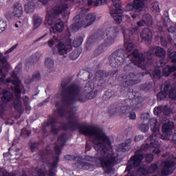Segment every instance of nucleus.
I'll list each match as a JSON object with an SVG mask.
<instances>
[{
    "mask_svg": "<svg viewBox=\"0 0 176 176\" xmlns=\"http://www.w3.org/2000/svg\"><path fill=\"white\" fill-rule=\"evenodd\" d=\"M61 129L63 131L78 130L84 135L94 137L95 140L98 142L94 144V148L98 153H100L101 157L86 155L85 160L96 163L97 167L105 168L106 174L112 173V168L115 166V163H116V157L113 154H108V152L112 149L111 139L107 136L104 131L96 126L82 125L78 120L71 118V117L67 118V124L61 125Z\"/></svg>",
    "mask_w": 176,
    "mask_h": 176,
    "instance_id": "nucleus-1",
    "label": "nucleus"
},
{
    "mask_svg": "<svg viewBox=\"0 0 176 176\" xmlns=\"http://www.w3.org/2000/svg\"><path fill=\"white\" fill-rule=\"evenodd\" d=\"M44 6L47 9L45 25L52 27L56 21V19H58L60 16L67 17L69 14V6L62 1H29L27 4H25L24 10L26 13H34L35 8L41 9Z\"/></svg>",
    "mask_w": 176,
    "mask_h": 176,
    "instance_id": "nucleus-2",
    "label": "nucleus"
},
{
    "mask_svg": "<svg viewBox=\"0 0 176 176\" xmlns=\"http://www.w3.org/2000/svg\"><path fill=\"white\" fill-rule=\"evenodd\" d=\"M128 99L122 101L121 103H116L110 106V109L108 110V113L111 116L117 115H127L129 113V119L135 120L137 119V114H135V109L140 108V104L144 101L140 93L131 91L127 92Z\"/></svg>",
    "mask_w": 176,
    "mask_h": 176,
    "instance_id": "nucleus-3",
    "label": "nucleus"
},
{
    "mask_svg": "<svg viewBox=\"0 0 176 176\" xmlns=\"http://www.w3.org/2000/svg\"><path fill=\"white\" fill-rule=\"evenodd\" d=\"M62 104L60 106L59 102L55 104V107L58 111V115L60 118L65 116V107H68L69 104H75V102H85V99L80 96L82 92V87L76 83H72L68 85V82L62 80L60 82Z\"/></svg>",
    "mask_w": 176,
    "mask_h": 176,
    "instance_id": "nucleus-4",
    "label": "nucleus"
},
{
    "mask_svg": "<svg viewBox=\"0 0 176 176\" xmlns=\"http://www.w3.org/2000/svg\"><path fill=\"white\" fill-rule=\"evenodd\" d=\"M118 35L119 28L116 26L110 27L106 29L105 32H103L101 29H98L89 37L85 47L87 50H90V49H91V46H93L94 43L98 42V41H101L102 39H105L106 36L107 38L105 40V43L99 45L94 52V56L98 57V56L102 54V53L105 52V47H107V46L112 45V43L115 42V38Z\"/></svg>",
    "mask_w": 176,
    "mask_h": 176,
    "instance_id": "nucleus-5",
    "label": "nucleus"
},
{
    "mask_svg": "<svg viewBox=\"0 0 176 176\" xmlns=\"http://www.w3.org/2000/svg\"><path fill=\"white\" fill-rule=\"evenodd\" d=\"M148 124L153 134L147 138V141H151L150 144H147L148 146H158L160 137L162 140H170V137L173 134V129H174V122L168 120L162 125V135H160V129L157 126V118H151Z\"/></svg>",
    "mask_w": 176,
    "mask_h": 176,
    "instance_id": "nucleus-6",
    "label": "nucleus"
},
{
    "mask_svg": "<svg viewBox=\"0 0 176 176\" xmlns=\"http://www.w3.org/2000/svg\"><path fill=\"white\" fill-rule=\"evenodd\" d=\"M118 69L109 71L108 73L105 72L104 70H98L96 72L95 77L93 80H90V79L93 78V74L89 73L88 76L89 80L85 86V89H88L89 92L86 95L85 98L80 95V97L85 100L84 102H86V100H93V98H95V97L97 96V94H98V91L96 90L93 91V90H94V87H96V83H98V86L99 87H102V85H104L105 83V78L116 75Z\"/></svg>",
    "mask_w": 176,
    "mask_h": 176,
    "instance_id": "nucleus-7",
    "label": "nucleus"
},
{
    "mask_svg": "<svg viewBox=\"0 0 176 176\" xmlns=\"http://www.w3.org/2000/svg\"><path fill=\"white\" fill-rule=\"evenodd\" d=\"M88 6H94L96 8L98 6H103V5H111L109 6L110 9L109 13L113 17L116 24H120L122 23V13H123V10H122V5L119 1L116 2L115 1H88Z\"/></svg>",
    "mask_w": 176,
    "mask_h": 176,
    "instance_id": "nucleus-8",
    "label": "nucleus"
},
{
    "mask_svg": "<svg viewBox=\"0 0 176 176\" xmlns=\"http://www.w3.org/2000/svg\"><path fill=\"white\" fill-rule=\"evenodd\" d=\"M89 9L81 8V13L74 18V21L76 22L70 26L72 31L76 32V31H78L79 28H82L84 25L85 28L86 27H90V25L96 21V14L89 13L86 16L85 12L87 13Z\"/></svg>",
    "mask_w": 176,
    "mask_h": 176,
    "instance_id": "nucleus-9",
    "label": "nucleus"
},
{
    "mask_svg": "<svg viewBox=\"0 0 176 176\" xmlns=\"http://www.w3.org/2000/svg\"><path fill=\"white\" fill-rule=\"evenodd\" d=\"M145 75H146V73L142 72L137 74L133 72L129 73V75L126 74H122L120 76H118L117 78V80H118V82H121L120 83V87H122L120 91L121 94H124V93L127 91V88L129 87L141 82L140 78L135 79L137 76H145Z\"/></svg>",
    "mask_w": 176,
    "mask_h": 176,
    "instance_id": "nucleus-10",
    "label": "nucleus"
},
{
    "mask_svg": "<svg viewBox=\"0 0 176 176\" xmlns=\"http://www.w3.org/2000/svg\"><path fill=\"white\" fill-rule=\"evenodd\" d=\"M63 38L65 43L60 41L56 46L60 56H64L72 50V39H71L69 28H67V30L64 32Z\"/></svg>",
    "mask_w": 176,
    "mask_h": 176,
    "instance_id": "nucleus-11",
    "label": "nucleus"
},
{
    "mask_svg": "<svg viewBox=\"0 0 176 176\" xmlns=\"http://www.w3.org/2000/svg\"><path fill=\"white\" fill-rule=\"evenodd\" d=\"M132 56L133 57L131 60L132 63L126 65L124 67V71H133V64L142 69H145V68H146V65H145V56H144V54L140 53V51L135 49L132 52Z\"/></svg>",
    "mask_w": 176,
    "mask_h": 176,
    "instance_id": "nucleus-12",
    "label": "nucleus"
},
{
    "mask_svg": "<svg viewBox=\"0 0 176 176\" xmlns=\"http://www.w3.org/2000/svg\"><path fill=\"white\" fill-rule=\"evenodd\" d=\"M109 65L113 68H119L120 65H123L126 61V55H124V50L120 49L113 52L109 57Z\"/></svg>",
    "mask_w": 176,
    "mask_h": 176,
    "instance_id": "nucleus-13",
    "label": "nucleus"
},
{
    "mask_svg": "<svg viewBox=\"0 0 176 176\" xmlns=\"http://www.w3.org/2000/svg\"><path fill=\"white\" fill-rule=\"evenodd\" d=\"M169 95V98L171 100H176V92L175 89L173 87L170 82L165 83L164 87V91H161L157 94V100L162 101L164 98H167V95Z\"/></svg>",
    "mask_w": 176,
    "mask_h": 176,
    "instance_id": "nucleus-14",
    "label": "nucleus"
},
{
    "mask_svg": "<svg viewBox=\"0 0 176 176\" xmlns=\"http://www.w3.org/2000/svg\"><path fill=\"white\" fill-rule=\"evenodd\" d=\"M176 166V162L174 160H166L164 162V167L161 170L162 175H170L174 173V168Z\"/></svg>",
    "mask_w": 176,
    "mask_h": 176,
    "instance_id": "nucleus-15",
    "label": "nucleus"
},
{
    "mask_svg": "<svg viewBox=\"0 0 176 176\" xmlns=\"http://www.w3.org/2000/svg\"><path fill=\"white\" fill-rule=\"evenodd\" d=\"M56 123H57V119L54 117H50L47 122L43 123L45 127H49V126H50L51 133L54 134V135H57L58 131H60V129L56 126Z\"/></svg>",
    "mask_w": 176,
    "mask_h": 176,
    "instance_id": "nucleus-16",
    "label": "nucleus"
},
{
    "mask_svg": "<svg viewBox=\"0 0 176 176\" xmlns=\"http://www.w3.org/2000/svg\"><path fill=\"white\" fill-rule=\"evenodd\" d=\"M60 162V157L58 156H52V162L50 164V166L47 164V166L50 167L48 170V176H56L54 170L58 167V163Z\"/></svg>",
    "mask_w": 176,
    "mask_h": 176,
    "instance_id": "nucleus-17",
    "label": "nucleus"
},
{
    "mask_svg": "<svg viewBox=\"0 0 176 176\" xmlns=\"http://www.w3.org/2000/svg\"><path fill=\"white\" fill-rule=\"evenodd\" d=\"M142 42L146 45H151L152 42V32L148 28H144L141 32Z\"/></svg>",
    "mask_w": 176,
    "mask_h": 176,
    "instance_id": "nucleus-18",
    "label": "nucleus"
},
{
    "mask_svg": "<svg viewBox=\"0 0 176 176\" xmlns=\"http://www.w3.org/2000/svg\"><path fill=\"white\" fill-rule=\"evenodd\" d=\"M12 16L20 19L23 16L24 11L23 10V6L20 2H16L13 5Z\"/></svg>",
    "mask_w": 176,
    "mask_h": 176,
    "instance_id": "nucleus-19",
    "label": "nucleus"
},
{
    "mask_svg": "<svg viewBox=\"0 0 176 176\" xmlns=\"http://www.w3.org/2000/svg\"><path fill=\"white\" fill-rule=\"evenodd\" d=\"M124 47L127 52H132L134 49V44L131 42V38L126 34V32H123Z\"/></svg>",
    "mask_w": 176,
    "mask_h": 176,
    "instance_id": "nucleus-20",
    "label": "nucleus"
},
{
    "mask_svg": "<svg viewBox=\"0 0 176 176\" xmlns=\"http://www.w3.org/2000/svg\"><path fill=\"white\" fill-rule=\"evenodd\" d=\"M64 31V22L60 21L56 23L50 30V34H56V32H63Z\"/></svg>",
    "mask_w": 176,
    "mask_h": 176,
    "instance_id": "nucleus-21",
    "label": "nucleus"
},
{
    "mask_svg": "<svg viewBox=\"0 0 176 176\" xmlns=\"http://www.w3.org/2000/svg\"><path fill=\"white\" fill-rule=\"evenodd\" d=\"M13 100V94L8 91H4L3 92V96L1 98V102L3 104H8V102H10Z\"/></svg>",
    "mask_w": 176,
    "mask_h": 176,
    "instance_id": "nucleus-22",
    "label": "nucleus"
},
{
    "mask_svg": "<svg viewBox=\"0 0 176 176\" xmlns=\"http://www.w3.org/2000/svg\"><path fill=\"white\" fill-rule=\"evenodd\" d=\"M176 72V65H173L171 67L167 65L166 66H165V67L162 70L163 75L166 78H168V76H170V75H171L173 72Z\"/></svg>",
    "mask_w": 176,
    "mask_h": 176,
    "instance_id": "nucleus-23",
    "label": "nucleus"
},
{
    "mask_svg": "<svg viewBox=\"0 0 176 176\" xmlns=\"http://www.w3.org/2000/svg\"><path fill=\"white\" fill-rule=\"evenodd\" d=\"M131 139L126 140L124 143L120 144L119 148L122 152H127L131 149Z\"/></svg>",
    "mask_w": 176,
    "mask_h": 176,
    "instance_id": "nucleus-24",
    "label": "nucleus"
},
{
    "mask_svg": "<svg viewBox=\"0 0 176 176\" xmlns=\"http://www.w3.org/2000/svg\"><path fill=\"white\" fill-rule=\"evenodd\" d=\"M145 7V1H133V8L136 12H142Z\"/></svg>",
    "mask_w": 176,
    "mask_h": 176,
    "instance_id": "nucleus-25",
    "label": "nucleus"
},
{
    "mask_svg": "<svg viewBox=\"0 0 176 176\" xmlns=\"http://www.w3.org/2000/svg\"><path fill=\"white\" fill-rule=\"evenodd\" d=\"M160 42H161V45L162 46H163V47H167V46H168V45H171V43H173V37H171V35H168L167 38H166V37L162 36L160 37Z\"/></svg>",
    "mask_w": 176,
    "mask_h": 176,
    "instance_id": "nucleus-26",
    "label": "nucleus"
},
{
    "mask_svg": "<svg viewBox=\"0 0 176 176\" xmlns=\"http://www.w3.org/2000/svg\"><path fill=\"white\" fill-rule=\"evenodd\" d=\"M42 21H43V18L39 16L38 14L33 15V24L34 30H36V28H39V27H41Z\"/></svg>",
    "mask_w": 176,
    "mask_h": 176,
    "instance_id": "nucleus-27",
    "label": "nucleus"
},
{
    "mask_svg": "<svg viewBox=\"0 0 176 176\" xmlns=\"http://www.w3.org/2000/svg\"><path fill=\"white\" fill-rule=\"evenodd\" d=\"M152 89H153V82L151 81H147L140 86V90L146 93H149Z\"/></svg>",
    "mask_w": 176,
    "mask_h": 176,
    "instance_id": "nucleus-28",
    "label": "nucleus"
},
{
    "mask_svg": "<svg viewBox=\"0 0 176 176\" xmlns=\"http://www.w3.org/2000/svg\"><path fill=\"white\" fill-rule=\"evenodd\" d=\"M123 32H125L126 35H127L128 38L131 39V37L134 36V35H137L138 34V27L131 28L129 29V30H123Z\"/></svg>",
    "mask_w": 176,
    "mask_h": 176,
    "instance_id": "nucleus-29",
    "label": "nucleus"
},
{
    "mask_svg": "<svg viewBox=\"0 0 176 176\" xmlns=\"http://www.w3.org/2000/svg\"><path fill=\"white\" fill-rule=\"evenodd\" d=\"M13 107L15 111H16V112H21L23 109V102H21V100L19 98H17L14 100Z\"/></svg>",
    "mask_w": 176,
    "mask_h": 176,
    "instance_id": "nucleus-30",
    "label": "nucleus"
},
{
    "mask_svg": "<svg viewBox=\"0 0 176 176\" xmlns=\"http://www.w3.org/2000/svg\"><path fill=\"white\" fill-rule=\"evenodd\" d=\"M154 47V53L157 57H166V50L163 49L162 47L160 46H155L153 47Z\"/></svg>",
    "mask_w": 176,
    "mask_h": 176,
    "instance_id": "nucleus-31",
    "label": "nucleus"
},
{
    "mask_svg": "<svg viewBox=\"0 0 176 176\" xmlns=\"http://www.w3.org/2000/svg\"><path fill=\"white\" fill-rule=\"evenodd\" d=\"M142 19L144 20L146 25L147 27L152 26V24H153V19H152V16L149 14H146L142 16Z\"/></svg>",
    "mask_w": 176,
    "mask_h": 176,
    "instance_id": "nucleus-32",
    "label": "nucleus"
},
{
    "mask_svg": "<svg viewBox=\"0 0 176 176\" xmlns=\"http://www.w3.org/2000/svg\"><path fill=\"white\" fill-rule=\"evenodd\" d=\"M159 145L157 146H148V144H151V140H148V139L146 140V144H145V148L148 149V148H155L153 150V153H155V155H159V153H161L162 151L160 150L159 146H160V142L158 140Z\"/></svg>",
    "mask_w": 176,
    "mask_h": 176,
    "instance_id": "nucleus-33",
    "label": "nucleus"
},
{
    "mask_svg": "<svg viewBox=\"0 0 176 176\" xmlns=\"http://www.w3.org/2000/svg\"><path fill=\"white\" fill-rule=\"evenodd\" d=\"M82 54V48H76L70 54L69 57L72 60H76L79 56Z\"/></svg>",
    "mask_w": 176,
    "mask_h": 176,
    "instance_id": "nucleus-34",
    "label": "nucleus"
},
{
    "mask_svg": "<svg viewBox=\"0 0 176 176\" xmlns=\"http://www.w3.org/2000/svg\"><path fill=\"white\" fill-rule=\"evenodd\" d=\"M113 97H116L115 91L109 89L104 93V94L102 96V98L103 100H104V101H107V100H109V98H113Z\"/></svg>",
    "mask_w": 176,
    "mask_h": 176,
    "instance_id": "nucleus-35",
    "label": "nucleus"
},
{
    "mask_svg": "<svg viewBox=\"0 0 176 176\" xmlns=\"http://www.w3.org/2000/svg\"><path fill=\"white\" fill-rule=\"evenodd\" d=\"M41 80V73L36 72L32 76V78L26 80L27 83H31L32 82H36Z\"/></svg>",
    "mask_w": 176,
    "mask_h": 176,
    "instance_id": "nucleus-36",
    "label": "nucleus"
},
{
    "mask_svg": "<svg viewBox=\"0 0 176 176\" xmlns=\"http://www.w3.org/2000/svg\"><path fill=\"white\" fill-rule=\"evenodd\" d=\"M159 169V166L156 163L151 164L148 168L147 170L148 171V174H153V173H156Z\"/></svg>",
    "mask_w": 176,
    "mask_h": 176,
    "instance_id": "nucleus-37",
    "label": "nucleus"
},
{
    "mask_svg": "<svg viewBox=\"0 0 176 176\" xmlns=\"http://www.w3.org/2000/svg\"><path fill=\"white\" fill-rule=\"evenodd\" d=\"M58 141L60 142L61 146H64L65 144H67V141H68V138L67 137V134L62 133L58 138Z\"/></svg>",
    "mask_w": 176,
    "mask_h": 176,
    "instance_id": "nucleus-38",
    "label": "nucleus"
},
{
    "mask_svg": "<svg viewBox=\"0 0 176 176\" xmlns=\"http://www.w3.org/2000/svg\"><path fill=\"white\" fill-rule=\"evenodd\" d=\"M82 43H83V37L82 36H78L77 38H76L74 41H73V46L74 47H79V46H80V45H82Z\"/></svg>",
    "mask_w": 176,
    "mask_h": 176,
    "instance_id": "nucleus-39",
    "label": "nucleus"
},
{
    "mask_svg": "<svg viewBox=\"0 0 176 176\" xmlns=\"http://www.w3.org/2000/svg\"><path fill=\"white\" fill-rule=\"evenodd\" d=\"M45 65L47 68H49L50 69L53 68V67H54V61L53 60V59L47 58L45 59Z\"/></svg>",
    "mask_w": 176,
    "mask_h": 176,
    "instance_id": "nucleus-40",
    "label": "nucleus"
},
{
    "mask_svg": "<svg viewBox=\"0 0 176 176\" xmlns=\"http://www.w3.org/2000/svg\"><path fill=\"white\" fill-rule=\"evenodd\" d=\"M153 113L155 116H160L163 113V106L155 107L153 109Z\"/></svg>",
    "mask_w": 176,
    "mask_h": 176,
    "instance_id": "nucleus-41",
    "label": "nucleus"
},
{
    "mask_svg": "<svg viewBox=\"0 0 176 176\" xmlns=\"http://www.w3.org/2000/svg\"><path fill=\"white\" fill-rule=\"evenodd\" d=\"M41 58V53L36 52L31 56V59L29 60L30 63H36L39 61Z\"/></svg>",
    "mask_w": 176,
    "mask_h": 176,
    "instance_id": "nucleus-42",
    "label": "nucleus"
},
{
    "mask_svg": "<svg viewBox=\"0 0 176 176\" xmlns=\"http://www.w3.org/2000/svg\"><path fill=\"white\" fill-rule=\"evenodd\" d=\"M153 54H155V47H151L146 54L147 60H152L153 58Z\"/></svg>",
    "mask_w": 176,
    "mask_h": 176,
    "instance_id": "nucleus-43",
    "label": "nucleus"
},
{
    "mask_svg": "<svg viewBox=\"0 0 176 176\" xmlns=\"http://www.w3.org/2000/svg\"><path fill=\"white\" fill-rule=\"evenodd\" d=\"M144 157H145V161L146 162V163H152V162H153V159H155V157L152 153L145 154L144 155Z\"/></svg>",
    "mask_w": 176,
    "mask_h": 176,
    "instance_id": "nucleus-44",
    "label": "nucleus"
},
{
    "mask_svg": "<svg viewBox=\"0 0 176 176\" xmlns=\"http://www.w3.org/2000/svg\"><path fill=\"white\" fill-rule=\"evenodd\" d=\"M54 41H58V36L54 35L53 38H50V41H47V45L50 47L54 46Z\"/></svg>",
    "mask_w": 176,
    "mask_h": 176,
    "instance_id": "nucleus-45",
    "label": "nucleus"
},
{
    "mask_svg": "<svg viewBox=\"0 0 176 176\" xmlns=\"http://www.w3.org/2000/svg\"><path fill=\"white\" fill-rule=\"evenodd\" d=\"M11 90L14 91L15 96H20L21 94V87L20 85L18 87H11Z\"/></svg>",
    "mask_w": 176,
    "mask_h": 176,
    "instance_id": "nucleus-46",
    "label": "nucleus"
},
{
    "mask_svg": "<svg viewBox=\"0 0 176 176\" xmlns=\"http://www.w3.org/2000/svg\"><path fill=\"white\" fill-rule=\"evenodd\" d=\"M151 9L155 12H160V8H159V1H153L151 3Z\"/></svg>",
    "mask_w": 176,
    "mask_h": 176,
    "instance_id": "nucleus-47",
    "label": "nucleus"
},
{
    "mask_svg": "<svg viewBox=\"0 0 176 176\" xmlns=\"http://www.w3.org/2000/svg\"><path fill=\"white\" fill-rule=\"evenodd\" d=\"M80 164L82 170H89L91 167V164L89 162H80Z\"/></svg>",
    "mask_w": 176,
    "mask_h": 176,
    "instance_id": "nucleus-48",
    "label": "nucleus"
},
{
    "mask_svg": "<svg viewBox=\"0 0 176 176\" xmlns=\"http://www.w3.org/2000/svg\"><path fill=\"white\" fill-rule=\"evenodd\" d=\"M170 107H168V104H166L164 107H163V114L164 116H168L170 115Z\"/></svg>",
    "mask_w": 176,
    "mask_h": 176,
    "instance_id": "nucleus-49",
    "label": "nucleus"
},
{
    "mask_svg": "<svg viewBox=\"0 0 176 176\" xmlns=\"http://www.w3.org/2000/svg\"><path fill=\"white\" fill-rule=\"evenodd\" d=\"M139 130L143 131V133H146L149 130V126L147 124H142L139 126Z\"/></svg>",
    "mask_w": 176,
    "mask_h": 176,
    "instance_id": "nucleus-50",
    "label": "nucleus"
},
{
    "mask_svg": "<svg viewBox=\"0 0 176 176\" xmlns=\"http://www.w3.org/2000/svg\"><path fill=\"white\" fill-rule=\"evenodd\" d=\"M153 76L157 79H160V78H162V71H160V69H155Z\"/></svg>",
    "mask_w": 176,
    "mask_h": 176,
    "instance_id": "nucleus-51",
    "label": "nucleus"
},
{
    "mask_svg": "<svg viewBox=\"0 0 176 176\" xmlns=\"http://www.w3.org/2000/svg\"><path fill=\"white\" fill-rule=\"evenodd\" d=\"M168 57L171 63H176V51L174 52H170L168 55Z\"/></svg>",
    "mask_w": 176,
    "mask_h": 176,
    "instance_id": "nucleus-52",
    "label": "nucleus"
},
{
    "mask_svg": "<svg viewBox=\"0 0 176 176\" xmlns=\"http://www.w3.org/2000/svg\"><path fill=\"white\" fill-rule=\"evenodd\" d=\"M54 152L56 155H57L56 156H58V157H60V155H61V148L58 144H56L54 146Z\"/></svg>",
    "mask_w": 176,
    "mask_h": 176,
    "instance_id": "nucleus-53",
    "label": "nucleus"
},
{
    "mask_svg": "<svg viewBox=\"0 0 176 176\" xmlns=\"http://www.w3.org/2000/svg\"><path fill=\"white\" fill-rule=\"evenodd\" d=\"M11 83L16 87L21 85V80L19 78H16V80H12Z\"/></svg>",
    "mask_w": 176,
    "mask_h": 176,
    "instance_id": "nucleus-54",
    "label": "nucleus"
},
{
    "mask_svg": "<svg viewBox=\"0 0 176 176\" xmlns=\"http://www.w3.org/2000/svg\"><path fill=\"white\" fill-rule=\"evenodd\" d=\"M64 159H65V160H76V159H78V157L75 155H66L64 156Z\"/></svg>",
    "mask_w": 176,
    "mask_h": 176,
    "instance_id": "nucleus-55",
    "label": "nucleus"
},
{
    "mask_svg": "<svg viewBox=\"0 0 176 176\" xmlns=\"http://www.w3.org/2000/svg\"><path fill=\"white\" fill-rule=\"evenodd\" d=\"M125 10H127L128 12H130L131 10H134V3H133V4L131 3H128L126 6H125Z\"/></svg>",
    "mask_w": 176,
    "mask_h": 176,
    "instance_id": "nucleus-56",
    "label": "nucleus"
},
{
    "mask_svg": "<svg viewBox=\"0 0 176 176\" xmlns=\"http://www.w3.org/2000/svg\"><path fill=\"white\" fill-rule=\"evenodd\" d=\"M5 112V106L3 105V103L0 101V118H2L3 116V113Z\"/></svg>",
    "mask_w": 176,
    "mask_h": 176,
    "instance_id": "nucleus-57",
    "label": "nucleus"
},
{
    "mask_svg": "<svg viewBox=\"0 0 176 176\" xmlns=\"http://www.w3.org/2000/svg\"><path fill=\"white\" fill-rule=\"evenodd\" d=\"M21 134L22 135H27L28 137H29V135H31V131H28L27 129H23L21 131Z\"/></svg>",
    "mask_w": 176,
    "mask_h": 176,
    "instance_id": "nucleus-58",
    "label": "nucleus"
},
{
    "mask_svg": "<svg viewBox=\"0 0 176 176\" xmlns=\"http://www.w3.org/2000/svg\"><path fill=\"white\" fill-rule=\"evenodd\" d=\"M142 140H144V135H139L135 137L134 141L135 142H140V141H142Z\"/></svg>",
    "mask_w": 176,
    "mask_h": 176,
    "instance_id": "nucleus-59",
    "label": "nucleus"
},
{
    "mask_svg": "<svg viewBox=\"0 0 176 176\" xmlns=\"http://www.w3.org/2000/svg\"><path fill=\"white\" fill-rule=\"evenodd\" d=\"M138 27H145L146 25V23H145V21H144L143 19H142L140 21H139L137 23Z\"/></svg>",
    "mask_w": 176,
    "mask_h": 176,
    "instance_id": "nucleus-60",
    "label": "nucleus"
},
{
    "mask_svg": "<svg viewBox=\"0 0 176 176\" xmlns=\"http://www.w3.org/2000/svg\"><path fill=\"white\" fill-rule=\"evenodd\" d=\"M17 46H19V44H16L14 46L11 47L6 52V54H9V53H12V52H13V50H14L17 47Z\"/></svg>",
    "mask_w": 176,
    "mask_h": 176,
    "instance_id": "nucleus-61",
    "label": "nucleus"
},
{
    "mask_svg": "<svg viewBox=\"0 0 176 176\" xmlns=\"http://www.w3.org/2000/svg\"><path fill=\"white\" fill-rule=\"evenodd\" d=\"M168 32L170 34H174L176 32L175 26H170V28L168 29Z\"/></svg>",
    "mask_w": 176,
    "mask_h": 176,
    "instance_id": "nucleus-62",
    "label": "nucleus"
},
{
    "mask_svg": "<svg viewBox=\"0 0 176 176\" xmlns=\"http://www.w3.org/2000/svg\"><path fill=\"white\" fill-rule=\"evenodd\" d=\"M164 16L165 17L164 21H166V19L167 20V21H170V18H168V11L164 12Z\"/></svg>",
    "mask_w": 176,
    "mask_h": 176,
    "instance_id": "nucleus-63",
    "label": "nucleus"
},
{
    "mask_svg": "<svg viewBox=\"0 0 176 176\" xmlns=\"http://www.w3.org/2000/svg\"><path fill=\"white\" fill-rule=\"evenodd\" d=\"M37 174L38 176H46L45 172L42 171V169L41 168L37 170Z\"/></svg>",
    "mask_w": 176,
    "mask_h": 176,
    "instance_id": "nucleus-64",
    "label": "nucleus"
}]
</instances>
